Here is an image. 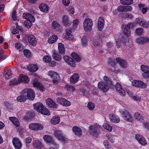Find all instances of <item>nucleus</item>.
<instances>
[{
	"label": "nucleus",
	"instance_id": "obj_38",
	"mask_svg": "<svg viewBox=\"0 0 149 149\" xmlns=\"http://www.w3.org/2000/svg\"><path fill=\"white\" fill-rule=\"evenodd\" d=\"M60 121V118L58 116H55L52 118L50 122L52 124L55 125L58 124Z\"/></svg>",
	"mask_w": 149,
	"mask_h": 149
},
{
	"label": "nucleus",
	"instance_id": "obj_4",
	"mask_svg": "<svg viewBox=\"0 0 149 149\" xmlns=\"http://www.w3.org/2000/svg\"><path fill=\"white\" fill-rule=\"evenodd\" d=\"M93 25V21L90 19H86L83 22V27L86 31H89L92 30Z\"/></svg>",
	"mask_w": 149,
	"mask_h": 149
},
{
	"label": "nucleus",
	"instance_id": "obj_42",
	"mask_svg": "<svg viewBox=\"0 0 149 149\" xmlns=\"http://www.w3.org/2000/svg\"><path fill=\"white\" fill-rule=\"evenodd\" d=\"M52 56L54 59L56 61H60L62 58L61 55L58 53L54 52H53Z\"/></svg>",
	"mask_w": 149,
	"mask_h": 149
},
{
	"label": "nucleus",
	"instance_id": "obj_18",
	"mask_svg": "<svg viewBox=\"0 0 149 149\" xmlns=\"http://www.w3.org/2000/svg\"><path fill=\"white\" fill-rule=\"evenodd\" d=\"M33 86L34 87L37 88L41 91H44V88L42 84L37 79H34L33 80Z\"/></svg>",
	"mask_w": 149,
	"mask_h": 149
},
{
	"label": "nucleus",
	"instance_id": "obj_9",
	"mask_svg": "<svg viewBox=\"0 0 149 149\" xmlns=\"http://www.w3.org/2000/svg\"><path fill=\"white\" fill-rule=\"evenodd\" d=\"M98 88L104 93L107 92L109 90V86L107 84L102 81L99 82L98 83Z\"/></svg>",
	"mask_w": 149,
	"mask_h": 149
},
{
	"label": "nucleus",
	"instance_id": "obj_27",
	"mask_svg": "<svg viewBox=\"0 0 149 149\" xmlns=\"http://www.w3.org/2000/svg\"><path fill=\"white\" fill-rule=\"evenodd\" d=\"M55 136L59 140L63 141L65 140V137L63 135L61 132L60 130H56L54 133Z\"/></svg>",
	"mask_w": 149,
	"mask_h": 149
},
{
	"label": "nucleus",
	"instance_id": "obj_51",
	"mask_svg": "<svg viewBox=\"0 0 149 149\" xmlns=\"http://www.w3.org/2000/svg\"><path fill=\"white\" fill-rule=\"evenodd\" d=\"M122 15V18L123 19L127 18L132 19L133 17V16L131 14L128 13H123Z\"/></svg>",
	"mask_w": 149,
	"mask_h": 149
},
{
	"label": "nucleus",
	"instance_id": "obj_53",
	"mask_svg": "<svg viewBox=\"0 0 149 149\" xmlns=\"http://www.w3.org/2000/svg\"><path fill=\"white\" fill-rule=\"evenodd\" d=\"M15 46L16 49H19L21 51L23 49V46L20 43H16L15 44Z\"/></svg>",
	"mask_w": 149,
	"mask_h": 149
},
{
	"label": "nucleus",
	"instance_id": "obj_57",
	"mask_svg": "<svg viewBox=\"0 0 149 149\" xmlns=\"http://www.w3.org/2000/svg\"><path fill=\"white\" fill-rule=\"evenodd\" d=\"M135 33L138 35H141L143 33V29L141 28H137L136 29Z\"/></svg>",
	"mask_w": 149,
	"mask_h": 149
},
{
	"label": "nucleus",
	"instance_id": "obj_63",
	"mask_svg": "<svg viewBox=\"0 0 149 149\" xmlns=\"http://www.w3.org/2000/svg\"><path fill=\"white\" fill-rule=\"evenodd\" d=\"M125 12L130 11L132 10V8L130 6H124Z\"/></svg>",
	"mask_w": 149,
	"mask_h": 149
},
{
	"label": "nucleus",
	"instance_id": "obj_29",
	"mask_svg": "<svg viewBox=\"0 0 149 149\" xmlns=\"http://www.w3.org/2000/svg\"><path fill=\"white\" fill-rule=\"evenodd\" d=\"M9 119L16 127H18L20 126V124L19 121L15 117H10L9 118Z\"/></svg>",
	"mask_w": 149,
	"mask_h": 149
},
{
	"label": "nucleus",
	"instance_id": "obj_37",
	"mask_svg": "<svg viewBox=\"0 0 149 149\" xmlns=\"http://www.w3.org/2000/svg\"><path fill=\"white\" fill-rule=\"evenodd\" d=\"M116 60L117 62L121 67L125 68L126 66V62L125 60L119 57L117 58L116 59Z\"/></svg>",
	"mask_w": 149,
	"mask_h": 149
},
{
	"label": "nucleus",
	"instance_id": "obj_56",
	"mask_svg": "<svg viewBox=\"0 0 149 149\" xmlns=\"http://www.w3.org/2000/svg\"><path fill=\"white\" fill-rule=\"evenodd\" d=\"M62 105L63 106L68 107L71 105V103L70 101L68 100L64 99Z\"/></svg>",
	"mask_w": 149,
	"mask_h": 149
},
{
	"label": "nucleus",
	"instance_id": "obj_11",
	"mask_svg": "<svg viewBox=\"0 0 149 149\" xmlns=\"http://www.w3.org/2000/svg\"><path fill=\"white\" fill-rule=\"evenodd\" d=\"M26 91V94L27 99L28 98L29 100H33L34 99L35 94L34 91L32 89H26L23 90V91Z\"/></svg>",
	"mask_w": 149,
	"mask_h": 149
},
{
	"label": "nucleus",
	"instance_id": "obj_3",
	"mask_svg": "<svg viewBox=\"0 0 149 149\" xmlns=\"http://www.w3.org/2000/svg\"><path fill=\"white\" fill-rule=\"evenodd\" d=\"M135 24L134 23H130L128 24H123L122 25V30L123 34L128 37L131 35V31L130 28H132L134 26Z\"/></svg>",
	"mask_w": 149,
	"mask_h": 149
},
{
	"label": "nucleus",
	"instance_id": "obj_1",
	"mask_svg": "<svg viewBox=\"0 0 149 149\" xmlns=\"http://www.w3.org/2000/svg\"><path fill=\"white\" fill-rule=\"evenodd\" d=\"M23 18L25 20L24 22L25 27L27 28H30L32 23L35 21L34 17L31 14L27 12L24 13L23 14Z\"/></svg>",
	"mask_w": 149,
	"mask_h": 149
},
{
	"label": "nucleus",
	"instance_id": "obj_62",
	"mask_svg": "<svg viewBox=\"0 0 149 149\" xmlns=\"http://www.w3.org/2000/svg\"><path fill=\"white\" fill-rule=\"evenodd\" d=\"M117 10L120 12H125L124 6H118L117 8Z\"/></svg>",
	"mask_w": 149,
	"mask_h": 149
},
{
	"label": "nucleus",
	"instance_id": "obj_23",
	"mask_svg": "<svg viewBox=\"0 0 149 149\" xmlns=\"http://www.w3.org/2000/svg\"><path fill=\"white\" fill-rule=\"evenodd\" d=\"M108 64L110 68V70L111 71L114 70V68H115L116 63L115 61H114L111 58H109L108 61Z\"/></svg>",
	"mask_w": 149,
	"mask_h": 149
},
{
	"label": "nucleus",
	"instance_id": "obj_22",
	"mask_svg": "<svg viewBox=\"0 0 149 149\" xmlns=\"http://www.w3.org/2000/svg\"><path fill=\"white\" fill-rule=\"evenodd\" d=\"M28 40L30 45L35 46L37 44V41L34 36L31 35L28 37Z\"/></svg>",
	"mask_w": 149,
	"mask_h": 149
},
{
	"label": "nucleus",
	"instance_id": "obj_64",
	"mask_svg": "<svg viewBox=\"0 0 149 149\" xmlns=\"http://www.w3.org/2000/svg\"><path fill=\"white\" fill-rule=\"evenodd\" d=\"M68 11L72 14H73L74 13V7L72 6H70L69 7Z\"/></svg>",
	"mask_w": 149,
	"mask_h": 149
},
{
	"label": "nucleus",
	"instance_id": "obj_20",
	"mask_svg": "<svg viewBox=\"0 0 149 149\" xmlns=\"http://www.w3.org/2000/svg\"><path fill=\"white\" fill-rule=\"evenodd\" d=\"M79 76L78 74L77 73L74 74L70 78V83L72 84L76 83L79 80Z\"/></svg>",
	"mask_w": 149,
	"mask_h": 149
},
{
	"label": "nucleus",
	"instance_id": "obj_6",
	"mask_svg": "<svg viewBox=\"0 0 149 149\" xmlns=\"http://www.w3.org/2000/svg\"><path fill=\"white\" fill-rule=\"evenodd\" d=\"M48 76L52 79V82L54 84H58L59 83L58 80L60 77L58 73L56 72L49 71L48 72Z\"/></svg>",
	"mask_w": 149,
	"mask_h": 149
},
{
	"label": "nucleus",
	"instance_id": "obj_14",
	"mask_svg": "<svg viewBox=\"0 0 149 149\" xmlns=\"http://www.w3.org/2000/svg\"><path fill=\"white\" fill-rule=\"evenodd\" d=\"M141 68L144 72L143 74V77L145 79L149 78V67L143 65H141Z\"/></svg>",
	"mask_w": 149,
	"mask_h": 149
},
{
	"label": "nucleus",
	"instance_id": "obj_32",
	"mask_svg": "<svg viewBox=\"0 0 149 149\" xmlns=\"http://www.w3.org/2000/svg\"><path fill=\"white\" fill-rule=\"evenodd\" d=\"M39 8L41 11L44 13H47L49 9L48 5L44 3H42L39 5Z\"/></svg>",
	"mask_w": 149,
	"mask_h": 149
},
{
	"label": "nucleus",
	"instance_id": "obj_7",
	"mask_svg": "<svg viewBox=\"0 0 149 149\" xmlns=\"http://www.w3.org/2000/svg\"><path fill=\"white\" fill-rule=\"evenodd\" d=\"M121 113L124 119L127 121L132 122L133 120V117L130 113L127 111L123 110L121 111Z\"/></svg>",
	"mask_w": 149,
	"mask_h": 149
},
{
	"label": "nucleus",
	"instance_id": "obj_47",
	"mask_svg": "<svg viewBox=\"0 0 149 149\" xmlns=\"http://www.w3.org/2000/svg\"><path fill=\"white\" fill-rule=\"evenodd\" d=\"M103 126L104 129L109 132H111L112 130V127L107 123H104Z\"/></svg>",
	"mask_w": 149,
	"mask_h": 149
},
{
	"label": "nucleus",
	"instance_id": "obj_16",
	"mask_svg": "<svg viewBox=\"0 0 149 149\" xmlns=\"http://www.w3.org/2000/svg\"><path fill=\"white\" fill-rule=\"evenodd\" d=\"M12 143L15 149H20L22 148V143L18 138H14L12 140Z\"/></svg>",
	"mask_w": 149,
	"mask_h": 149
},
{
	"label": "nucleus",
	"instance_id": "obj_2",
	"mask_svg": "<svg viewBox=\"0 0 149 149\" xmlns=\"http://www.w3.org/2000/svg\"><path fill=\"white\" fill-rule=\"evenodd\" d=\"M34 108L38 112L46 116H49L51 113L49 109L45 107L41 103L38 102L33 104Z\"/></svg>",
	"mask_w": 149,
	"mask_h": 149
},
{
	"label": "nucleus",
	"instance_id": "obj_33",
	"mask_svg": "<svg viewBox=\"0 0 149 149\" xmlns=\"http://www.w3.org/2000/svg\"><path fill=\"white\" fill-rule=\"evenodd\" d=\"M109 118L111 122L114 123H118L120 121V119L118 116L114 114H112L111 116L110 115Z\"/></svg>",
	"mask_w": 149,
	"mask_h": 149
},
{
	"label": "nucleus",
	"instance_id": "obj_52",
	"mask_svg": "<svg viewBox=\"0 0 149 149\" xmlns=\"http://www.w3.org/2000/svg\"><path fill=\"white\" fill-rule=\"evenodd\" d=\"M23 54L25 57H30L31 56V52L28 49H25L23 51Z\"/></svg>",
	"mask_w": 149,
	"mask_h": 149
},
{
	"label": "nucleus",
	"instance_id": "obj_25",
	"mask_svg": "<svg viewBox=\"0 0 149 149\" xmlns=\"http://www.w3.org/2000/svg\"><path fill=\"white\" fill-rule=\"evenodd\" d=\"M46 102L48 107L52 108H56L57 107L55 102L50 98L47 99L46 100Z\"/></svg>",
	"mask_w": 149,
	"mask_h": 149
},
{
	"label": "nucleus",
	"instance_id": "obj_8",
	"mask_svg": "<svg viewBox=\"0 0 149 149\" xmlns=\"http://www.w3.org/2000/svg\"><path fill=\"white\" fill-rule=\"evenodd\" d=\"M132 84L133 86L137 88H144L147 87V84L140 80H133L132 82Z\"/></svg>",
	"mask_w": 149,
	"mask_h": 149
},
{
	"label": "nucleus",
	"instance_id": "obj_12",
	"mask_svg": "<svg viewBox=\"0 0 149 149\" xmlns=\"http://www.w3.org/2000/svg\"><path fill=\"white\" fill-rule=\"evenodd\" d=\"M43 61L45 63H48L51 66H55L56 65V62L54 61H52V58L49 56L45 55L42 58Z\"/></svg>",
	"mask_w": 149,
	"mask_h": 149
},
{
	"label": "nucleus",
	"instance_id": "obj_17",
	"mask_svg": "<svg viewBox=\"0 0 149 149\" xmlns=\"http://www.w3.org/2000/svg\"><path fill=\"white\" fill-rule=\"evenodd\" d=\"M115 87L116 91L120 93L122 96H124L125 95V92L124 89L122 88L121 84L119 83H117L115 85Z\"/></svg>",
	"mask_w": 149,
	"mask_h": 149
},
{
	"label": "nucleus",
	"instance_id": "obj_28",
	"mask_svg": "<svg viewBox=\"0 0 149 149\" xmlns=\"http://www.w3.org/2000/svg\"><path fill=\"white\" fill-rule=\"evenodd\" d=\"M62 24L65 27L69 26L71 24V22L69 20L68 16L67 15H63L62 17Z\"/></svg>",
	"mask_w": 149,
	"mask_h": 149
},
{
	"label": "nucleus",
	"instance_id": "obj_46",
	"mask_svg": "<svg viewBox=\"0 0 149 149\" xmlns=\"http://www.w3.org/2000/svg\"><path fill=\"white\" fill-rule=\"evenodd\" d=\"M71 56L76 61L79 62L81 61V58L79 55L75 52H73L71 54Z\"/></svg>",
	"mask_w": 149,
	"mask_h": 149
},
{
	"label": "nucleus",
	"instance_id": "obj_19",
	"mask_svg": "<svg viewBox=\"0 0 149 149\" xmlns=\"http://www.w3.org/2000/svg\"><path fill=\"white\" fill-rule=\"evenodd\" d=\"M26 91H23L21 93V95L17 98V100L19 102H24L27 100Z\"/></svg>",
	"mask_w": 149,
	"mask_h": 149
},
{
	"label": "nucleus",
	"instance_id": "obj_10",
	"mask_svg": "<svg viewBox=\"0 0 149 149\" xmlns=\"http://www.w3.org/2000/svg\"><path fill=\"white\" fill-rule=\"evenodd\" d=\"M29 127L33 130L39 131L42 130L43 128V127L40 124L33 123L30 124L29 125Z\"/></svg>",
	"mask_w": 149,
	"mask_h": 149
},
{
	"label": "nucleus",
	"instance_id": "obj_13",
	"mask_svg": "<svg viewBox=\"0 0 149 149\" xmlns=\"http://www.w3.org/2000/svg\"><path fill=\"white\" fill-rule=\"evenodd\" d=\"M135 139L138 143L142 146H144L147 144V141L146 139L140 134L135 135Z\"/></svg>",
	"mask_w": 149,
	"mask_h": 149
},
{
	"label": "nucleus",
	"instance_id": "obj_35",
	"mask_svg": "<svg viewBox=\"0 0 149 149\" xmlns=\"http://www.w3.org/2000/svg\"><path fill=\"white\" fill-rule=\"evenodd\" d=\"M136 22L141 26L145 27H148L147 22H146L144 19L142 18H138L136 19Z\"/></svg>",
	"mask_w": 149,
	"mask_h": 149
},
{
	"label": "nucleus",
	"instance_id": "obj_54",
	"mask_svg": "<svg viewBox=\"0 0 149 149\" xmlns=\"http://www.w3.org/2000/svg\"><path fill=\"white\" fill-rule=\"evenodd\" d=\"M103 144L107 149H112L111 146L109 144V142L107 141H105L103 142Z\"/></svg>",
	"mask_w": 149,
	"mask_h": 149
},
{
	"label": "nucleus",
	"instance_id": "obj_41",
	"mask_svg": "<svg viewBox=\"0 0 149 149\" xmlns=\"http://www.w3.org/2000/svg\"><path fill=\"white\" fill-rule=\"evenodd\" d=\"M20 84L19 82L17 79L14 78L9 81V85L11 86H16Z\"/></svg>",
	"mask_w": 149,
	"mask_h": 149
},
{
	"label": "nucleus",
	"instance_id": "obj_5",
	"mask_svg": "<svg viewBox=\"0 0 149 149\" xmlns=\"http://www.w3.org/2000/svg\"><path fill=\"white\" fill-rule=\"evenodd\" d=\"M100 127L99 125L96 124L94 125H91L89 128V133L92 136H97L100 133L98 128Z\"/></svg>",
	"mask_w": 149,
	"mask_h": 149
},
{
	"label": "nucleus",
	"instance_id": "obj_44",
	"mask_svg": "<svg viewBox=\"0 0 149 149\" xmlns=\"http://www.w3.org/2000/svg\"><path fill=\"white\" fill-rule=\"evenodd\" d=\"M58 48L59 52L61 54H63L65 53V49L64 45L61 43L58 44Z\"/></svg>",
	"mask_w": 149,
	"mask_h": 149
},
{
	"label": "nucleus",
	"instance_id": "obj_48",
	"mask_svg": "<svg viewBox=\"0 0 149 149\" xmlns=\"http://www.w3.org/2000/svg\"><path fill=\"white\" fill-rule=\"evenodd\" d=\"M4 77L6 79H10L12 77V73L10 69L7 70L5 74H4Z\"/></svg>",
	"mask_w": 149,
	"mask_h": 149
},
{
	"label": "nucleus",
	"instance_id": "obj_24",
	"mask_svg": "<svg viewBox=\"0 0 149 149\" xmlns=\"http://www.w3.org/2000/svg\"><path fill=\"white\" fill-rule=\"evenodd\" d=\"M136 42L139 45L143 44L149 42V39L148 37H141L137 39Z\"/></svg>",
	"mask_w": 149,
	"mask_h": 149
},
{
	"label": "nucleus",
	"instance_id": "obj_40",
	"mask_svg": "<svg viewBox=\"0 0 149 149\" xmlns=\"http://www.w3.org/2000/svg\"><path fill=\"white\" fill-rule=\"evenodd\" d=\"M52 28L53 29L59 30L60 29L61 26L60 24L57 21H53L52 24Z\"/></svg>",
	"mask_w": 149,
	"mask_h": 149
},
{
	"label": "nucleus",
	"instance_id": "obj_36",
	"mask_svg": "<svg viewBox=\"0 0 149 149\" xmlns=\"http://www.w3.org/2000/svg\"><path fill=\"white\" fill-rule=\"evenodd\" d=\"M27 69L30 72H34L38 69L37 65L34 64H31L27 67Z\"/></svg>",
	"mask_w": 149,
	"mask_h": 149
},
{
	"label": "nucleus",
	"instance_id": "obj_15",
	"mask_svg": "<svg viewBox=\"0 0 149 149\" xmlns=\"http://www.w3.org/2000/svg\"><path fill=\"white\" fill-rule=\"evenodd\" d=\"M63 58L65 61L69 65L72 67H75V62L71 57L65 55L63 57Z\"/></svg>",
	"mask_w": 149,
	"mask_h": 149
},
{
	"label": "nucleus",
	"instance_id": "obj_55",
	"mask_svg": "<svg viewBox=\"0 0 149 149\" xmlns=\"http://www.w3.org/2000/svg\"><path fill=\"white\" fill-rule=\"evenodd\" d=\"M87 107L89 109L92 110L95 108V105L93 103L89 102L87 104Z\"/></svg>",
	"mask_w": 149,
	"mask_h": 149
},
{
	"label": "nucleus",
	"instance_id": "obj_34",
	"mask_svg": "<svg viewBox=\"0 0 149 149\" xmlns=\"http://www.w3.org/2000/svg\"><path fill=\"white\" fill-rule=\"evenodd\" d=\"M134 118L137 120L142 123L144 122L143 117L141 113L139 112H136L134 114Z\"/></svg>",
	"mask_w": 149,
	"mask_h": 149
},
{
	"label": "nucleus",
	"instance_id": "obj_39",
	"mask_svg": "<svg viewBox=\"0 0 149 149\" xmlns=\"http://www.w3.org/2000/svg\"><path fill=\"white\" fill-rule=\"evenodd\" d=\"M44 140L47 142L49 143H54V140L52 137L48 135H45L43 136Z\"/></svg>",
	"mask_w": 149,
	"mask_h": 149
},
{
	"label": "nucleus",
	"instance_id": "obj_50",
	"mask_svg": "<svg viewBox=\"0 0 149 149\" xmlns=\"http://www.w3.org/2000/svg\"><path fill=\"white\" fill-rule=\"evenodd\" d=\"M65 89L68 91L73 92L75 91V88L73 86L69 85L66 84L64 87Z\"/></svg>",
	"mask_w": 149,
	"mask_h": 149
},
{
	"label": "nucleus",
	"instance_id": "obj_45",
	"mask_svg": "<svg viewBox=\"0 0 149 149\" xmlns=\"http://www.w3.org/2000/svg\"><path fill=\"white\" fill-rule=\"evenodd\" d=\"M42 144L41 142L38 140H36L33 143V147L37 149H40L42 147Z\"/></svg>",
	"mask_w": 149,
	"mask_h": 149
},
{
	"label": "nucleus",
	"instance_id": "obj_61",
	"mask_svg": "<svg viewBox=\"0 0 149 149\" xmlns=\"http://www.w3.org/2000/svg\"><path fill=\"white\" fill-rule=\"evenodd\" d=\"M62 2L64 6H68L70 3V0H62Z\"/></svg>",
	"mask_w": 149,
	"mask_h": 149
},
{
	"label": "nucleus",
	"instance_id": "obj_60",
	"mask_svg": "<svg viewBox=\"0 0 149 149\" xmlns=\"http://www.w3.org/2000/svg\"><path fill=\"white\" fill-rule=\"evenodd\" d=\"M79 23V20L78 19H76L74 20L73 22V27L75 28L76 27Z\"/></svg>",
	"mask_w": 149,
	"mask_h": 149
},
{
	"label": "nucleus",
	"instance_id": "obj_30",
	"mask_svg": "<svg viewBox=\"0 0 149 149\" xmlns=\"http://www.w3.org/2000/svg\"><path fill=\"white\" fill-rule=\"evenodd\" d=\"M72 31V29L70 28H69L65 29L66 37L68 40H72L74 37V36L71 34Z\"/></svg>",
	"mask_w": 149,
	"mask_h": 149
},
{
	"label": "nucleus",
	"instance_id": "obj_58",
	"mask_svg": "<svg viewBox=\"0 0 149 149\" xmlns=\"http://www.w3.org/2000/svg\"><path fill=\"white\" fill-rule=\"evenodd\" d=\"M16 11L15 10L13 11L12 15L11 17L13 21H15L17 19V16L16 15Z\"/></svg>",
	"mask_w": 149,
	"mask_h": 149
},
{
	"label": "nucleus",
	"instance_id": "obj_21",
	"mask_svg": "<svg viewBox=\"0 0 149 149\" xmlns=\"http://www.w3.org/2000/svg\"><path fill=\"white\" fill-rule=\"evenodd\" d=\"M104 25V20L103 17H99L98 19L97 27L100 31H102Z\"/></svg>",
	"mask_w": 149,
	"mask_h": 149
},
{
	"label": "nucleus",
	"instance_id": "obj_31",
	"mask_svg": "<svg viewBox=\"0 0 149 149\" xmlns=\"http://www.w3.org/2000/svg\"><path fill=\"white\" fill-rule=\"evenodd\" d=\"M73 132L76 135L78 136H80L82 134V131L81 128L77 126H74L72 128Z\"/></svg>",
	"mask_w": 149,
	"mask_h": 149
},
{
	"label": "nucleus",
	"instance_id": "obj_43",
	"mask_svg": "<svg viewBox=\"0 0 149 149\" xmlns=\"http://www.w3.org/2000/svg\"><path fill=\"white\" fill-rule=\"evenodd\" d=\"M58 39L57 36L55 35H53L51 36L48 39V42L50 44H52L55 42Z\"/></svg>",
	"mask_w": 149,
	"mask_h": 149
},
{
	"label": "nucleus",
	"instance_id": "obj_49",
	"mask_svg": "<svg viewBox=\"0 0 149 149\" xmlns=\"http://www.w3.org/2000/svg\"><path fill=\"white\" fill-rule=\"evenodd\" d=\"M34 114L33 113L28 112L25 116V118L27 120H30L34 117Z\"/></svg>",
	"mask_w": 149,
	"mask_h": 149
},
{
	"label": "nucleus",
	"instance_id": "obj_59",
	"mask_svg": "<svg viewBox=\"0 0 149 149\" xmlns=\"http://www.w3.org/2000/svg\"><path fill=\"white\" fill-rule=\"evenodd\" d=\"M82 46L83 47L86 46L87 44V41L85 37H83L81 39Z\"/></svg>",
	"mask_w": 149,
	"mask_h": 149
},
{
	"label": "nucleus",
	"instance_id": "obj_26",
	"mask_svg": "<svg viewBox=\"0 0 149 149\" xmlns=\"http://www.w3.org/2000/svg\"><path fill=\"white\" fill-rule=\"evenodd\" d=\"M18 79L20 83L21 82H23L25 84L28 83L30 80L28 76L23 74L20 75Z\"/></svg>",
	"mask_w": 149,
	"mask_h": 149
}]
</instances>
